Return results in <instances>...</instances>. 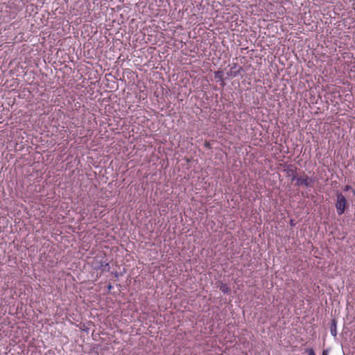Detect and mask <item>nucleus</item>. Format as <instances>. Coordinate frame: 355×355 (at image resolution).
I'll return each mask as SVG.
<instances>
[{
	"label": "nucleus",
	"mask_w": 355,
	"mask_h": 355,
	"mask_svg": "<svg viewBox=\"0 0 355 355\" xmlns=\"http://www.w3.org/2000/svg\"><path fill=\"white\" fill-rule=\"evenodd\" d=\"M336 200L335 207L338 216L343 215L349 208V203L346 197L340 191L336 193Z\"/></svg>",
	"instance_id": "obj_1"
},
{
	"label": "nucleus",
	"mask_w": 355,
	"mask_h": 355,
	"mask_svg": "<svg viewBox=\"0 0 355 355\" xmlns=\"http://www.w3.org/2000/svg\"><path fill=\"white\" fill-rule=\"evenodd\" d=\"M295 180H296L295 185L297 187L302 186V185H304L306 187H312V184L314 182L313 179L308 176H306L305 178H301V177L297 178V179H295Z\"/></svg>",
	"instance_id": "obj_2"
},
{
	"label": "nucleus",
	"mask_w": 355,
	"mask_h": 355,
	"mask_svg": "<svg viewBox=\"0 0 355 355\" xmlns=\"http://www.w3.org/2000/svg\"><path fill=\"white\" fill-rule=\"evenodd\" d=\"M296 170L297 167L294 166L293 164H290L286 168L284 169V171L286 173V176L291 177V181L293 182L297 179Z\"/></svg>",
	"instance_id": "obj_3"
},
{
	"label": "nucleus",
	"mask_w": 355,
	"mask_h": 355,
	"mask_svg": "<svg viewBox=\"0 0 355 355\" xmlns=\"http://www.w3.org/2000/svg\"><path fill=\"white\" fill-rule=\"evenodd\" d=\"M238 64L234 63L230 69V71L227 73V77L225 78H228L230 76L232 77H236L239 76L240 72L243 71V67H239L238 69H237Z\"/></svg>",
	"instance_id": "obj_4"
},
{
	"label": "nucleus",
	"mask_w": 355,
	"mask_h": 355,
	"mask_svg": "<svg viewBox=\"0 0 355 355\" xmlns=\"http://www.w3.org/2000/svg\"><path fill=\"white\" fill-rule=\"evenodd\" d=\"M96 270H101L103 272H109L110 270V266L109 263L104 261H100L98 266L95 268Z\"/></svg>",
	"instance_id": "obj_5"
},
{
	"label": "nucleus",
	"mask_w": 355,
	"mask_h": 355,
	"mask_svg": "<svg viewBox=\"0 0 355 355\" xmlns=\"http://www.w3.org/2000/svg\"><path fill=\"white\" fill-rule=\"evenodd\" d=\"M223 74H224V72L221 70H218L214 72V78L222 82L220 84L222 87H224L225 85L224 80L226 78H223Z\"/></svg>",
	"instance_id": "obj_6"
},
{
	"label": "nucleus",
	"mask_w": 355,
	"mask_h": 355,
	"mask_svg": "<svg viewBox=\"0 0 355 355\" xmlns=\"http://www.w3.org/2000/svg\"><path fill=\"white\" fill-rule=\"evenodd\" d=\"M336 325H337V320L336 319L331 320V326H330V331H331V336H333L334 337H336L337 335Z\"/></svg>",
	"instance_id": "obj_7"
},
{
	"label": "nucleus",
	"mask_w": 355,
	"mask_h": 355,
	"mask_svg": "<svg viewBox=\"0 0 355 355\" xmlns=\"http://www.w3.org/2000/svg\"><path fill=\"white\" fill-rule=\"evenodd\" d=\"M218 287L225 294H228L230 292V288L228 287V286L221 282H219Z\"/></svg>",
	"instance_id": "obj_8"
},
{
	"label": "nucleus",
	"mask_w": 355,
	"mask_h": 355,
	"mask_svg": "<svg viewBox=\"0 0 355 355\" xmlns=\"http://www.w3.org/2000/svg\"><path fill=\"white\" fill-rule=\"evenodd\" d=\"M306 352L308 353V355H315V352L312 348L306 349Z\"/></svg>",
	"instance_id": "obj_9"
},
{
	"label": "nucleus",
	"mask_w": 355,
	"mask_h": 355,
	"mask_svg": "<svg viewBox=\"0 0 355 355\" xmlns=\"http://www.w3.org/2000/svg\"><path fill=\"white\" fill-rule=\"evenodd\" d=\"M350 189H352V187L350 185H345L343 188V191H349Z\"/></svg>",
	"instance_id": "obj_10"
},
{
	"label": "nucleus",
	"mask_w": 355,
	"mask_h": 355,
	"mask_svg": "<svg viewBox=\"0 0 355 355\" xmlns=\"http://www.w3.org/2000/svg\"><path fill=\"white\" fill-rule=\"evenodd\" d=\"M329 349H326L322 351V355H329Z\"/></svg>",
	"instance_id": "obj_11"
},
{
	"label": "nucleus",
	"mask_w": 355,
	"mask_h": 355,
	"mask_svg": "<svg viewBox=\"0 0 355 355\" xmlns=\"http://www.w3.org/2000/svg\"><path fill=\"white\" fill-rule=\"evenodd\" d=\"M107 290L109 291H110L112 288H113V286L111 284H109L107 286Z\"/></svg>",
	"instance_id": "obj_12"
},
{
	"label": "nucleus",
	"mask_w": 355,
	"mask_h": 355,
	"mask_svg": "<svg viewBox=\"0 0 355 355\" xmlns=\"http://www.w3.org/2000/svg\"><path fill=\"white\" fill-rule=\"evenodd\" d=\"M112 274L114 275V277H115V278H116V279H117V278L119 277V273H118V272L115 271V272H112Z\"/></svg>",
	"instance_id": "obj_13"
},
{
	"label": "nucleus",
	"mask_w": 355,
	"mask_h": 355,
	"mask_svg": "<svg viewBox=\"0 0 355 355\" xmlns=\"http://www.w3.org/2000/svg\"><path fill=\"white\" fill-rule=\"evenodd\" d=\"M290 224H291V226H294L295 225L293 220H291Z\"/></svg>",
	"instance_id": "obj_14"
},
{
	"label": "nucleus",
	"mask_w": 355,
	"mask_h": 355,
	"mask_svg": "<svg viewBox=\"0 0 355 355\" xmlns=\"http://www.w3.org/2000/svg\"><path fill=\"white\" fill-rule=\"evenodd\" d=\"M353 194L355 196V190H352Z\"/></svg>",
	"instance_id": "obj_15"
},
{
	"label": "nucleus",
	"mask_w": 355,
	"mask_h": 355,
	"mask_svg": "<svg viewBox=\"0 0 355 355\" xmlns=\"http://www.w3.org/2000/svg\"><path fill=\"white\" fill-rule=\"evenodd\" d=\"M206 146L209 147V144H206Z\"/></svg>",
	"instance_id": "obj_16"
}]
</instances>
